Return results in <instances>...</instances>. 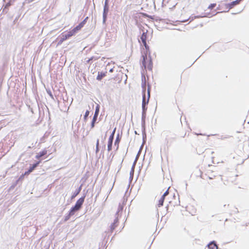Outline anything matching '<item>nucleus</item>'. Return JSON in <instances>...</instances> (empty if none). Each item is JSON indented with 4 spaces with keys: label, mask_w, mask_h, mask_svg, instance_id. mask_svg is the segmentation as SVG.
<instances>
[{
    "label": "nucleus",
    "mask_w": 249,
    "mask_h": 249,
    "mask_svg": "<svg viewBox=\"0 0 249 249\" xmlns=\"http://www.w3.org/2000/svg\"><path fill=\"white\" fill-rule=\"evenodd\" d=\"M148 53H150L149 51L147 53V50H146L144 54L142 55V64L145 70L147 69L151 71L152 69V61L150 57H147Z\"/></svg>",
    "instance_id": "nucleus-2"
},
{
    "label": "nucleus",
    "mask_w": 249,
    "mask_h": 249,
    "mask_svg": "<svg viewBox=\"0 0 249 249\" xmlns=\"http://www.w3.org/2000/svg\"><path fill=\"white\" fill-rule=\"evenodd\" d=\"M85 196L80 197L76 201L75 205L71 209L70 214L73 215L75 211H78L81 208L85 200Z\"/></svg>",
    "instance_id": "nucleus-3"
},
{
    "label": "nucleus",
    "mask_w": 249,
    "mask_h": 249,
    "mask_svg": "<svg viewBox=\"0 0 249 249\" xmlns=\"http://www.w3.org/2000/svg\"><path fill=\"white\" fill-rule=\"evenodd\" d=\"M110 71H112V69H111V70H110Z\"/></svg>",
    "instance_id": "nucleus-31"
},
{
    "label": "nucleus",
    "mask_w": 249,
    "mask_h": 249,
    "mask_svg": "<svg viewBox=\"0 0 249 249\" xmlns=\"http://www.w3.org/2000/svg\"><path fill=\"white\" fill-rule=\"evenodd\" d=\"M208 249H217L218 247L216 244L214 242H212L208 245Z\"/></svg>",
    "instance_id": "nucleus-10"
},
{
    "label": "nucleus",
    "mask_w": 249,
    "mask_h": 249,
    "mask_svg": "<svg viewBox=\"0 0 249 249\" xmlns=\"http://www.w3.org/2000/svg\"><path fill=\"white\" fill-rule=\"evenodd\" d=\"M91 59H89V60L88 61V62H89V61H90V60H91Z\"/></svg>",
    "instance_id": "nucleus-29"
},
{
    "label": "nucleus",
    "mask_w": 249,
    "mask_h": 249,
    "mask_svg": "<svg viewBox=\"0 0 249 249\" xmlns=\"http://www.w3.org/2000/svg\"><path fill=\"white\" fill-rule=\"evenodd\" d=\"M31 172H29V170L25 173V175H28L30 174Z\"/></svg>",
    "instance_id": "nucleus-26"
},
{
    "label": "nucleus",
    "mask_w": 249,
    "mask_h": 249,
    "mask_svg": "<svg viewBox=\"0 0 249 249\" xmlns=\"http://www.w3.org/2000/svg\"><path fill=\"white\" fill-rule=\"evenodd\" d=\"M116 227V225H115V223H113L111 227H110V229H111V231L112 232L114 230V229Z\"/></svg>",
    "instance_id": "nucleus-19"
},
{
    "label": "nucleus",
    "mask_w": 249,
    "mask_h": 249,
    "mask_svg": "<svg viewBox=\"0 0 249 249\" xmlns=\"http://www.w3.org/2000/svg\"><path fill=\"white\" fill-rule=\"evenodd\" d=\"M97 116L96 114H94L93 117V119H92V122H94V123H95V122L97 120Z\"/></svg>",
    "instance_id": "nucleus-21"
},
{
    "label": "nucleus",
    "mask_w": 249,
    "mask_h": 249,
    "mask_svg": "<svg viewBox=\"0 0 249 249\" xmlns=\"http://www.w3.org/2000/svg\"><path fill=\"white\" fill-rule=\"evenodd\" d=\"M94 124H95V123H94V122H91V128H93L94 127Z\"/></svg>",
    "instance_id": "nucleus-24"
},
{
    "label": "nucleus",
    "mask_w": 249,
    "mask_h": 249,
    "mask_svg": "<svg viewBox=\"0 0 249 249\" xmlns=\"http://www.w3.org/2000/svg\"><path fill=\"white\" fill-rule=\"evenodd\" d=\"M147 32H143L142 33V36H141V40L143 46L145 47V50H147V53L149 51V47L146 43V40H147Z\"/></svg>",
    "instance_id": "nucleus-6"
},
{
    "label": "nucleus",
    "mask_w": 249,
    "mask_h": 249,
    "mask_svg": "<svg viewBox=\"0 0 249 249\" xmlns=\"http://www.w3.org/2000/svg\"><path fill=\"white\" fill-rule=\"evenodd\" d=\"M47 154V150L46 149L43 150L42 151L38 153L36 156V159H39L41 157Z\"/></svg>",
    "instance_id": "nucleus-8"
},
{
    "label": "nucleus",
    "mask_w": 249,
    "mask_h": 249,
    "mask_svg": "<svg viewBox=\"0 0 249 249\" xmlns=\"http://www.w3.org/2000/svg\"><path fill=\"white\" fill-rule=\"evenodd\" d=\"M239 0H235L234 1H232L231 3L229 4V8L230 9H231V8H233V7L234 6H235V5L238 4L239 3Z\"/></svg>",
    "instance_id": "nucleus-12"
},
{
    "label": "nucleus",
    "mask_w": 249,
    "mask_h": 249,
    "mask_svg": "<svg viewBox=\"0 0 249 249\" xmlns=\"http://www.w3.org/2000/svg\"><path fill=\"white\" fill-rule=\"evenodd\" d=\"M165 142L166 143V145H168L169 144V140L167 139H165Z\"/></svg>",
    "instance_id": "nucleus-25"
},
{
    "label": "nucleus",
    "mask_w": 249,
    "mask_h": 249,
    "mask_svg": "<svg viewBox=\"0 0 249 249\" xmlns=\"http://www.w3.org/2000/svg\"><path fill=\"white\" fill-rule=\"evenodd\" d=\"M81 186L78 188V189L72 195L71 197L72 198L75 197L77 195H78L79 193L81 191Z\"/></svg>",
    "instance_id": "nucleus-15"
},
{
    "label": "nucleus",
    "mask_w": 249,
    "mask_h": 249,
    "mask_svg": "<svg viewBox=\"0 0 249 249\" xmlns=\"http://www.w3.org/2000/svg\"><path fill=\"white\" fill-rule=\"evenodd\" d=\"M40 161H38L36 163L34 164L31 167H30L29 169V172H32L35 168L39 164Z\"/></svg>",
    "instance_id": "nucleus-13"
},
{
    "label": "nucleus",
    "mask_w": 249,
    "mask_h": 249,
    "mask_svg": "<svg viewBox=\"0 0 249 249\" xmlns=\"http://www.w3.org/2000/svg\"><path fill=\"white\" fill-rule=\"evenodd\" d=\"M180 84H181V80L180 79L179 81V84L180 85Z\"/></svg>",
    "instance_id": "nucleus-27"
},
{
    "label": "nucleus",
    "mask_w": 249,
    "mask_h": 249,
    "mask_svg": "<svg viewBox=\"0 0 249 249\" xmlns=\"http://www.w3.org/2000/svg\"><path fill=\"white\" fill-rule=\"evenodd\" d=\"M119 142H120V140H119V137H118V138H116V139L115 140V144H117V145H118Z\"/></svg>",
    "instance_id": "nucleus-23"
},
{
    "label": "nucleus",
    "mask_w": 249,
    "mask_h": 249,
    "mask_svg": "<svg viewBox=\"0 0 249 249\" xmlns=\"http://www.w3.org/2000/svg\"><path fill=\"white\" fill-rule=\"evenodd\" d=\"M185 135H186V133L184 134V135L182 136V137L184 138L185 137Z\"/></svg>",
    "instance_id": "nucleus-28"
},
{
    "label": "nucleus",
    "mask_w": 249,
    "mask_h": 249,
    "mask_svg": "<svg viewBox=\"0 0 249 249\" xmlns=\"http://www.w3.org/2000/svg\"><path fill=\"white\" fill-rule=\"evenodd\" d=\"M113 141H108L107 150L110 151L112 149V144Z\"/></svg>",
    "instance_id": "nucleus-16"
},
{
    "label": "nucleus",
    "mask_w": 249,
    "mask_h": 249,
    "mask_svg": "<svg viewBox=\"0 0 249 249\" xmlns=\"http://www.w3.org/2000/svg\"><path fill=\"white\" fill-rule=\"evenodd\" d=\"M99 140H97V142H96V151L98 152L99 151Z\"/></svg>",
    "instance_id": "nucleus-20"
},
{
    "label": "nucleus",
    "mask_w": 249,
    "mask_h": 249,
    "mask_svg": "<svg viewBox=\"0 0 249 249\" xmlns=\"http://www.w3.org/2000/svg\"><path fill=\"white\" fill-rule=\"evenodd\" d=\"M106 75V74L104 72H98V75L97 76V79L98 80H101L103 77H104Z\"/></svg>",
    "instance_id": "nucleus-11"
},
{
    "label": "nucleus",
    "mask_w": 249,
    "mask_h": 249,
    "mask_svg": "<svg viewBox=\"0 0 249 249\" xmlns=\"http://www.w3.org/2000/svg\"><path fill=\"white\" fill-rule=\"evenodd\" d=\"M88 19V17H86L83 21H82L81 23H80L77 26H76L73 29L71 30V31L73 34V35H74L77 32L80 31L84 27V26L86 24Z\"/></svg>",
    "instance_id": "nucleus-5"
},
{
    "label": "nucleus",
    "mask_w": 249,
    "mask_h": 249,
    "mask_svg": "<svg viewBox=\"0 0 249 249\" xmlns=\"http://www.w3.org/2000/svg\"><path fill=\"white\" fill-rule=\"evenodd\" d=\"M116 127L114 129L113 131H112L111 134L110 135V136H109V139H108V140L109 141H113V138H114V134L115 133V131H116Z\"/></svg>",
    "instance_id": "nucleus-14"
},
{
    "label": "nucleus",
    "mask_w": 249,
    "mask_h": 249,
    "mask_svg": "<svg viewBox=\"0 0 249 249\" xmlns=\"http://www.w3.org/2000/svg\"><path fill=\"white\" fill-rule=\"evenodd\" d=\"M213 170H208L206 173V175L208 176V177L210 179H213L214 177H215L216 176L215 175H212V173H213Z\"/></svg>",
    "instance_id": "nucleus-9"
},
{
    "label": "nucleus",
    "mask_w": 249,
    "mask_h": 249,
    "mask_svg": "<svg viewBox=\"0 0 249 249\" xmlns=\"http://www.w3.org/2000/svg\"><path fill=\"white\" fill-rule=\"evenodd\" d=\"M200 172V176L201 177V176H202V173H201V172Z\"/></svg>",
    "instance_id": "nucleus-30"
},
{
    "label": "nucleus",
    "mask_w": 249,
    "mask_h": 249,
    "mask_svg": "<svg viewBox=\"0 0 249 249\" xmlns=\"http://www.w3.org/2000/svg\"><path fill=\"white\" fill-rule=\"evenodd\" d=\"M99 106H98L96 108L95 114H96L97 115H98V112H99Z\"/></svg>",
    "instance_id": "nucleus-22"
},
{
    "label": "nucleus",
    "mask_w": 249,
    "mask_h": 249,
    "mask_svg": "<svg viewBox=\"0 0 249 249\" xmlns=\"http://www.w3.org/2000/svg\"><path fill=\"white\" fill-rule=\"evenodd\" d=\"M89 111L87 110L86 113H85V114L84 115V117L85 121L87 120V118L89 116Z\"/></svg>",
    "instance_id": "nucleus-18"
},
{
    "label": "nucleus",
    "mask_w": 249,
    "mask_h": 249,
    "mask_svg": "<svg viewBox=\"0 0 249 249\" xmlns=\"http://www.w3.org/2000/svg\"><path fill=\"white\" fill-rule=\"evenodd\" d=\"M73 36H74V35L71 33V30L69 31V32H68L67 33H66V32L62 33L59 36L60 39L58 42L57 45H61L63 43V41L69 39V38H70L71 37Z\"/></svg>",
    "instance_id": "nucleus-4"
},
{
    "label": "nucleus",
    "mask_w": 249,
    "mask_h": 249,
    "mask_svg": "<svg viewBox=\"0 0 249 249\" xmlns=\"http://www.w3.org/2000/svg\"><path fill=\"white\" fill-rule=\"evenodd\" d=\"M169 189L165 191V192L162 195L160 199L158 201V206L159 207H160L163 206L164 199L166 196L169 194Z\"/></svg>",
    "instance_id": "nucleus-7"
},
{
    "label": "nucleus",
    "mask_w": 249,
    "mask_h": 249,
    "mask_svg": "<svg viewBox=\"0 0 249 249\" xmlns=\"http://www.w3.org/2000/svg\"><path fill=\"white\" fill-rule=\"evenodd\" d=\"M216 3H212V4H211L209 7H208V9H210V10H212L213 9V8H214L215 6H216Z\"/></svg>",
    "instance_id": "nucleus-17"
},
{
    "label": "nucleus",
    "mask_w": 249,
    "mask_h": 249,
    "mask_svg": "<svg viewBox=\"0 0 249 249\" xmlns=\"http://www.w3.org/2000/svg\"><path fill=\"white\" fill-rule=\"evenodd\" d=\"M142 108L143 111H145L147 109L146 107V105L148 104L149 100L150 98V88H148L147 89V97H146L145 91H146V84L143 83L142 85Z\"/></svg>",
    "instance_id": "nucleus-1"
}]
</instances>
